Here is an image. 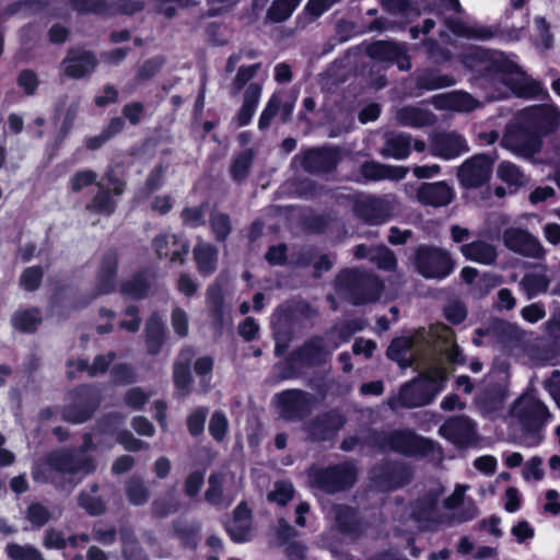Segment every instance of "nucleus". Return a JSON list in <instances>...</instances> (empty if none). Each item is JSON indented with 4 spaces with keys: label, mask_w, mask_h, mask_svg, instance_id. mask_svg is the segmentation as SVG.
Returning <instances> with one entry per match:
<instances>
[{
    "label": "nucleus",
    "mask_w": 560,
    "mask_h": 560,
    "mask_svg": "<svg viewBox=\"0 0 560 560\" xmlns=\"http://www.w3.org/2000/svg\"><path fill=\"white\" fill-rule=\"evenodd\" d=\"M550 280L544 273H527L523 277L521 285L528 299H533L540 293L547 292Z\"/></svg>",
    "instance_id": "53"
},
{
    "label": "nucleus",
    "mask_w": 560,
    "mask_h": 560,
    "mask_svg": "<svg viewBox=\"0 0 560 560\" xmlns=\"http://www.w3.org/2000/svg\"><path fill=\"white\" fill-rule=\"evenodd\" d=\"M125 417L117 411H109L101 416L95 423L96 432L101 435L115 436L122 431Z\"/></svg>",
    "instance_id": "47"
},
{
    "label": "nucleus",
    "mask_w": 560,
    "mask_h": 560,
    "mask_svg": "<svg viewBox=\"0 0 560 560\" xmlns=\"http://www.w3.org/2000/svg\"><path fill=\"white\" fill-rule=\"evenodd\" d=\"M5 551L12 560H45L42 552L32 545L11 542L7 545Z\"/></svg>",
    "instance_id": "58"
},
{
    "label": "nucleus",
    "mask_w": 560,
    "mask_h": 560,
    "mask_svg": "<svg viewBox=\"0 0 560 560\" xmlns=\"http://www.w3.org/2000/svg\"><path fill=\"white\" fill-rule=\"evenodd\" d=\"M98 60L94 51L83 47H71L62 59L60 69L65 77L73 80L90 77L97 68Z\"/></svg>",
    "instance_id": "20"
},
{
    "label": "nucleus",
    "mask_w": 560,
    "mask_h": 560,
    "mask_svg": "<svg viewBox=\"0 0 560 560\" xmlns=\"http://www.w3.org/2000/svg\"><path fill=\"white\" fill-rule=\"evenodd\" d=\"M353 213L366 224L378 225L389 218V208L382 198L368 197L354 201Z\"/></svg>",
    "instance_id": "31"
},
{
    "label": "nucleus",
    "mask_w": 560,
    "mask_h": 560,
    "mask_svg": "<svg viewBox=\"0 0 560 560\" xmlns=\"http://www.w3.org/2000/svg\"><path fill=\"white\" fill-rule=\"evenodd\" d=\"M208 430L215 442L221 443L224 441L229 431V421L224 412L215 410L211 415Z\"/></svg>",
    "instance_id": "60"
},
{
    "label": "nucleus",
    "mask_w": 560,
    "mask_h": 560,
    "mask_svg": "<svg viewBox=\"0 0 560 560\" xmlns=\"http://www.w3.org/2000/svg\"><path fill=\"white\" fill-rule=\"evenodd\" d=\"M340 159L339 148L332 145L316 147L302 152L301 165L310 174L330 173L337 168Z\"/></svg>",
    "instance_id": "21"
},
{
    "label": "nucleus",
    "mask_w": 560,
    "mask_h": 560,
    "mask_svg": "<svg viewBox=\"0 0 560 560\" xmlns=\"http://www.w3.org/2000/svg\"><path fill=\"white\" fill-rule=\"evenodd\" d=\"M503 243L510 250L524 257L540 259L545 249L539 240L521 228H509L503 233Z\"/></svg>",
    "instance_id": "23"
},
{
    "label": "nucleus",
    "mask_w": 560,
    "mask_h": 560,
    "mask_svg": "<svg viewBox=\"0 0 560 560\" xmlns=\"http://www.w3.org/2000/svg\"><path fill=\"white\" fill-rule=\"evenodd\" d=\"M143 338L147 353L156 357L168 339V329L159 311H153L145 320Z\"/></svg>",
    "instance_id": "25"
},
{
    "label": "nucleus",
    "mask_w": 560,
    "mask_h": 560,
    "mask_svg": "<svg viewBox=\"0 0 560 560\" xmlns=\"http://www.w3.org/2000/svg\"><path fill=\"white\" fill-rule=\"evenodd\" d=\"M119 258L116 249H108L101 259V264L96 273L95 292L90 296H85L74 305V308L81 310L86 307L96 296L107 295L116 289V278L118 273Z\"/></svg>",
    "instance_id": "16"
},
{
    "label": "nucleus",
    "mask_w": 560,
    "mask_h": 560,
    "mask_svg": "<svg viewBox=\"0 0 560 560\" xmlns=\"http://www.w3.org/2000/svg\"><path fill=\"white\" fill-rule=\"evenodd\" d=\"M412 472L401 463L384 462L375 465L370 471V480L383 492H390L408 485Z\"/></svg>",
    "instance_id": "15"
},
{
    "label": "nucleus",
    "mask_w": 560,
    "mask_h": 560,
    "mask_svg": "<svg viewBox=\"0 0 560 560\" xmlns=\"http://www.w3.org/2000/svg\"><path fill=\"white\" fill-rule=\"evenodd\" d=\"M151 245L159 259H168L171 264L178 265L186 262L190 250L189 240L183 232H160L152 238Z\"/></svg>",
    "instance_id": "17"
},
{
    "label": "nucleus",
    "mask_w": 560,
    "mask_h": 560,
    "mask_svg": "<svg viewBox=\"0 0 560 560\" xmlns=\"http://www.w3.org/2000/svg\"><path fill=\"white\" fill-rule=\"evenodd\" d=\"M407 174V167L386 165L376 161H365L360 165V175L365 182L401 180Z\"/></svg>",
    "instance_id": "34"
},
{
    "label": "nucleus",
    "mask_w": 560,
    "mask_h": 560,
    "mask_svg": "<svg viewBox=\"0 0 560 560\" xmlns=\"http://www.w3.org/2000/svg\"><path fill=\"white\" fill-rule=\"evenodd\" d=\"M459 60L463 67L474 74L475 80L487 83L500 82L520 98L549 97L540 81L525 77L517 62L501 50L471 46L460 54Z\"/></svg>",
    "instance_id": "1"
},
{
    "label": "nucleus",
    "mask_w": 560,
    "mask_h": 560,
    "mask_svg": "<svg viewBox=\"0 0 560 560\" xmlns=\"http://www.w3.org/2000/svg\"><path fill=\"white\" fill-rule=\"evenodd\" d=\"M208 483L209 487L205 492V500L213 506L221 505L223 502V475L212 472L208 478Z\"/></svg>",
    "instance_id": "57"
},
{
    "label": "nucleus",
    "mask_w": 560,
    "mask_h": 560,
    "mask_svg": "<svg viewBox=\"0 0 560 560\" xmlns=\"http://www.w3.org/2000/svg\"><path fill=\"white\" fill-rule=\"evenodd\" d=\"M416 88L419 91H435L456 84L453 75L441 74L436 68H424L416 72Z\"/></svg>",
    "instance_id": "35"
},
{
    "label": "nucleus",
    "mask_w": 560,
    "mask_h": 560,
    "mask_svg": "<svg viewBox=\"0 0 560 560\" xmlns=\"http://www.w3.org/2000/svg\"><path fill=\"white\" fill-rule=\"evenodd\" d=\"M446 26L456 36L469 39L490 40L498 38L505 43L520 39L516 28L512 27L506 30L499 23L488 26H472L460 19H447Z\"/></svg>",
    "instance_id": "12"
},
{
    "label": "nucleus",
    "mask_w": 560,
    "mask_h": 560,
    "mask_svg": "<svg viewBox=\"0 0 560 560\" xmlns=\"http://www.w3.org/2000/svg\"><path fill=\"white\" fill-rule=\"evenodd\" d=\"M412 265L415 271L428 280H444L456 267L448 250L430 244H420L416 247Z\"/></svg>",
    "instance_id": "7"
},
{
    "label": "nucleus",
    "mask_w": 560,
    "mask_h": 560,
    "mask_svg": "<svg viewBox=\"0 0 560 560\" xmlns=\"http://www.w3.org/2000/svg\"><path fill=\"white\" fill-rule=\"evenodd\" d=\"M45 271L42 266L26 267L20 276V287L27 292H35L42 285Z\"/></svg>",
    "instance_id": "56"
},
{
    "label": "nucleus",
    "mask_w": 560,
    "mask_h": 560,
    "mask_svg": "<svg viewBox=\"0 0 560 560\" xmlns=\"http://www.w3.org/2000/svg\"><path fill=\"white\" fill-rule=\"evenodd\" d=\"M46 465L54 471L68 475L93 474L97 465L92 456H81L73 448H60L49 452L45 457Z\"/></svg>",
    "instance_id": "13"
},
{
    "label": "nucleus",
    "mask_w": 560,
    "mask_h": 560,
    "mask_svg": "<svg viewBox=\"0 0 560 560\" xmlns=\"http://www.w3.org/2000/svg\"><path fill=\"white\" fill-rule=\"evenodd\" d=\"M347 420L338 409H329L312 418L305 424V432L313 442H328L335 439Z\"/></svg>",
    "instance_id": "19"
},
{
    "label": "nucleus",
    "mask_w": 560,
    "mask_h": 560,
    "mask_svg": "<svg viewBox=\"0 0 560 560\" xmlns=\"http://www.w3.org/2000/svg\"><path fill=\"white\" fill-rule=\"evenodd\" d=\"M431 153L444 160H452L468 151L465 138L457 132L435 133L430 143Z\"/></svg>",
    "instance_id": "27"
},
{
    "label": "nucleus",
    "mask_w": 560,
    "mask_h": 560,
    "mask_svg": "<svg viewBox=\"0 0 560 560\" xmlns=\"http://www.w3.org/2000/svg\"><path fill=\"white\" fill-rule=\"evenodd\" d=\"M445 375L438 371L423 374L402 384L398 393L399 405L404 408H416L431 404L444 388Z\"/></svg>",
    "instance_id": "8"
},
{
    "label": "nucleus",
    "mask_w": 560,
    "mask_h": 560,
    "mask_svg": "<svg viewBox=\"0 0 560 560\" xmlns=\"http://www.w3.org/2000/svg\"><path fill=\"white\" fill-rule=\"evenodd\" d=\"M411 137L405 133H397L386 138L381 154L384 158H393L395 160L407 159L412 150Z\"/></svg>",
    "instance_id": "44"
},
{
    "label": "nucleus",
    "mask_w": 560,
    "mask_h": 560,
    "mask_svg": "<svg viewBox=\"0 0 560 560\" xmlns=\"http://www.w3.org/2000/svg\"><path fill=\"white\" fill-rule=\"evenodd\" d=\"M460 253L467 260L481 265H491L497 259V249L485 241H474L460 246Z\"/></svg>",
    "instance_id": "38"
},
{
    "label": "nucleus",
    "mask_w": 560,
    "mask_h": 560,
    "mask_svg": "<svg viewBox=\"0 0 560 560\" xmlns=\"http://www.w3.org/2000/svg\"><path fill=\"white\" fill-rule=\"evenodd\" d=\"M335 523L340 534L353 539L360 538L366 529L359 510L347 504L335 506Z\"/></svg>",
    "instance_id": "28"
},
{
    "label": "nucleus",
    "mask_w": 560,
    "mask_h": 560,
    "mask_svg": "<svg viewBox=\"0 0 560 560\" xmlns=\"http://www.w3.org/2000/svg\"><path fill=\"white\" fill-rule=\"evenodd\" d=\"M454 198V190L445 180L421 183L417 189V200L423 206L446 207Z\"/></svg>",
    "instance_id": "30"
},
{
    "label": "nucleus",
    "mask_w": 560,
    "mask_h": 560,
    "mask_svg": "<svg viewBox=\"0 0 560 560\" xmlns=\"http://www.w3.org/2000/svg\"><path fill=\"white\" fill-rule=\"evenodd\" d=\"M476 334L480 337L492 336L499 343L510 346L523 340L524 331L514 323L502 318H493L488 327L477 328Z\"/></svg>",
    "instance_id": "32"
},
{
    "label": "nucleus",
    "mask_w": 560,
    "mask_h": 560,
    "mask_svg": "<svg viewBox=\"0 0 560 560\" xmlns=\"http://www.w3.org/2000/svg\"><path fill=\"white\" fill-rule=\"evenodd\" d=\"M126 495L130 504L140 506L150 498V491L139 478H131L126 485Z\"/></svg>",
    "instance_id": "54"
},
{
    "label": "nucleus",
    "mask_w": 560,
    "mask_h": 560,
    "mask_svg": "<svg viewBox=\"0 0 560 560\" xmlns=\"http://www.w3.org/2000/svg\"><path fill=\"white\" fill-rule=\"evenodd\" d=\"M208 203L205 201L197 207H185L180 211L183 225L197 229L206 224V210Z\"/></svg>",
    "instance_id": "55"
},
{
    "label": "nucleus",
    "mask_w": 560,
    "mask_h": 560,
    "mask_svg": "<svg viewBox=\"0 0 560 560\" xmlns=\"http://www.w3.org/2000/svg\"><path fill=\"white\" fill-rule=\"evenodd\" d=\"M308 478L313 487L334 494L353 487L358 479V469L352 463L343 462L327 467H313L308 471Z\"/></svg>",
    "instance_id": "9"
},
{
    "label": "nucleus",
    "mask_w": 560,
    "mask_h": 560,
    "mask_svg": "<svg viewBox=\"0 0 560 560\" xmlns=\"http://www.w3.org/2000/svg\"><path fill=\"white\" fill-rule=\"evenodd\" d=\"M336 287L357 306L378 301L384 291V283L377 276L350 268L338 272Z\"/></svg>",
    "instance_id": "4"
},
{
    "label": "nucleus",
    "mask_w": 560,
    "mask_h": 560,
    "mask_svg": "<svg viewBox=\"0 0 560 560\" xmlns=\"http://www.w3.org/2000/svg\"><path fill=\"white\" fill-rule=\"evenodd\" d=\"M365 54L372 60L396 65L400 71H409L412 67L411 57L404 43L378 39L370 43Z\"/></svg>",
    "instance_id": "18"
},
{
    "label": "nucleus",
    "mask_w": 560,
    "mask_h": 560,
    "mask_svg": "<svg viewBox=\"0 0 560 560\" xmlns=\"http://www.w3.org/2000/svg\"><path fill=\"white\" fill-rule=\"evenodd\" d=\"M51 518L50 511L40 502H32L26 509V520L35 528L46 525Z\"/></svg>",
    "instance_id": "62"
},
{
    "label": "nucleus",
    "mask_w": 560,
    "mask_h": 560,
    "mask_svg": "<svg viewBox=\"0 0 560 560\" xmlns=\"http://www.w3.org/2000/svg\"><path fill=\"white\" fill-rule=\"evenodd\" d=\"M497 154L480 153L467 159L458 168L457 177L465 188H480L492 174Z\"/></svg>",
    "instance_id": "14"
},
{
    "label": "nucleus",
    "mask_w": 560,
    "mask_h": 560,
    "mask_svg": "<svg viewBox=\"0 0 560 560\" xmlns=\"http://www.w3.org/2000/svg\"><path fill=\"white\" fill-rule=\"evenodd\" d=\"M439 493L429 492L418 499L413 510V516L417 520H424L438 509Z\"/></svg>",
    "instance_id": "61"
},
{
    "label": "nucleus",
    "mask_w": 560,
    "mask_h": 560,
    "mask_svg": "<svg viewBox=\"0 0 560 560\" xmlns=\"http://www.w3.org/2000/svg\"><path fill=\"white\" fill-rule=\"evenodd\" d=\"M294 487L292 482L279 480L275 483V489L268 493L269 502H276L280 506H285L294 497Z\"/></svg>",
    "instance_id": "59"
},
{
    "label": "nucleus",
    "mask_w": 560,
    "mask_h": 560,
    "mask_svg": "<svg viewBox=\"0 0 560 560\" xmlns=\"http://www.w3.org/2000/svg\"><path fill=\"white\" fill-rule=\"evenodd\" d=\"M439 433L459 448L472 445L477 439L475 422L464 415L446 419Z\"/></svg>",
    "instance_id": "22"
},
{
    "label": "nucleus",
    "mask_w": 560,
    "mask_h": 560,
    "mask_svg": "<svg viewBox=\"0 0 560 560\" xmlns=\"http://www.w3.org/2000/svg\"><path fill=\"white\" fill-rule=\"evenodd\" d=\"M42 324L43 316L37 306L18 310L11 316V326L21 334H35Z\"/></svg>",
    "instance_id": "36"
},
{
    "label": "nucleus",
    "mask_w": 560,
    "mask_h": 560,
    "mask_svg": "<svg viewBox=\"0 0 560 560\" xmlns=\"http://www.w3.org/2000/svg\"><path fill=\"white\" fill-rule=\"evenodd\" d=\"M210 229L218 243H224L232 232L231 218L225 212H214L210 215Z\"/></svg>",
    "instance_id": "52"
},
{
    "label": "nucleus",
    "mask_w": 560,
    "mask_h": 560,
    "mask_svg": "<svg viewBox=\"0 0 560 560\" xmlns=\"http://www.w3.org/2000/svg\"><path fill=\"white\" fill-rule=\"evenodd\" d=\"M327 351L324 338L315 335L292 350L275 369L281 380H292L301 375L303 368L320 366L326 362Z\"/></svg>",
    "instance_id": "5"
},
{
    "label": "nucleus",
    "mask_w": 560,
    "mask_h": 560,
    "mask_svg": "<svg viewBox=\"0 0 560 560\" xmlns=\"http://www.w3.org/2000/svg\"><path fill=\"white\" fill-rule=\"evenodd\" d=\"M513 411L518 420L520 444L537 447L545 440V428L551 419L548 407L535 395H523L516 399Z\"/></svg>",
    "instance_id": "3"
},
{
    "label": "nucleus",
    "mask_w": 560,
    "mask_h": 560,
    "mask_svg": "<svg viewBox=\"0 0 560 560\" xmlns=\"http://www.w3.org/2000/svg\"><path fill=\"white\" fill-rule=\"evenodd\" d=\"M365 446L382 453L395 452L405 456L425 457L434 451V442L411 429L383 431L371 429L363 440Z\"/></svg>",
    "instance_id": "2"
},
{
    "label": "nucleus",
    "mask_w": 560,
    "mask_h": 560,
    "mask_svg": "<svg viewBox=\"0 0 560 560\" xmlns=\"http://www.w3.org/2000/svg\"><path fill=\"white\" fill-rule=\"evenodd\" d=\"M523 115L541 140L556 132L560 126V113L553 106L535 105L526 108Z\"/></svg>",
    "instance_id": "24"
},
{
    "label": "nucleus",
    "mask_w": 560,
    "mask_h": 560,
    "mask_svg": "<svg viewBox=\"0 0 560 560\" xmlns=\"http://www.w3.org/2000/svg\"><path fill=\"white\" fill-rule=\"evenodd\" d=\"M192 252L198 272L203 277L211 276L218 267L217 247L209 243H198Z\"/></svg>",
    "instance_id": "40"
},
{
    "label": "nucleus",
    "mask_w": 560,
    "mask_h": 560,
    "mask_svg": "<svg viewBox=\"0 0 560 560\" xmlns=\"http://www.w3.org/2000/svg\"><path fill=\"white\" fill-rule=\"evenodd\" d=\"M397 119L402 126L423 127L429 124V114L419 107L405 106L398 110Z\"/></svg>",
    "instance_id": "51"
},
{
    "label": "nucleus",
    "mask_w": 560,
    "mask_h": 560,
    "mask_svg": "<svg viewBox=\"0 0 560 560\" xmlns=\"http://www.w3.org/2000/svg\"><path fill=\"white\" fill-rule=\"evenodd\" d=\"M69 404L61 408L65 422L82 424L91 420L102 402V392L95 384H79L67 394Z\"/></svg>",
    "instance_id": "6"
},
{
    "label": "nucleus",
    "mask_w": 560,
    "mask_h": 560,
    "mask_svg": "<svg viewBox=\"0 0 560 560\" xmlns=\"http://www.w3.org/2000/svg\"><path fill=\"white\" fill-rule=\"evenodd\" d=\"M260 95L261 86L258 83H250L246 88L243 104L235 117L237 126L245 127L250 124L258 107Z\"/></svg>",
    "instance_id": "39"
},
{
    "label": "nucleus",
    "mask_w": 560,
    "mask_h": 560,
    "mask_svg": "<svg viewBox=\"0 0 560 560\" xmlns=\"http://www.w3.org/2000/svg\"><path fill=\"white\" fill-rule=\"evenodd\" d=\"M208 412L207 407H197L188 415L186 425L191 436L197 438L203 433Z\"/></svg>",
    "instance_id": "63"
},
{
    "label": "nucleus",
    "mask_w": 560,
    "mask_h": 560,
    "mask_svg": "<svg viewBox=\"0 0 560 560\" xmlns=\"http://www.w3.org/2000/svg\"><path fill=\"white\" fill-rule=\"evenodd\" d=\"M152 289L151 275L149 269L136 271L130 279L119 284V293L127 300L142 301L147 299Z\"/></svg>",
    "instance_id": "33"
},
{
    "label": "nucleus",
    "mask_w": 560,
    "mask_h": 560,
    "mask_svg": "<svg viewBox=\"0 0 560 560\" xmlns=\"http://www.w3.org/2000/svg\"><path fill=\"white\" fill-rule=\"evenodd\" d=\"M501 143L504 148L523 158H532L540 152L542 148L539 133L533 129L525 118L523 121L505 127Z\"/></svg>",
    "instance_id": "11"
},
{
    "label": "nucleus",
    "mask_w": 560,
    "mask_h": 560,
    "mask_svg": "<svg viewBox=\"0 0 560 560\" xmlns=\"http://www.w3.org/2000/svg\"><path fill=\"white\" fill-rule=\"evenodd\" d=\"M16 84L25 96H33L39 86V79L34 70L23 69L16 77Z\"/></svg>",
    "instance_id": "64"
},
{
    "label": "nucleus",
    "mask_w": 560,
    "mask_h": 560,
    "mask_svg": "<svg viewBox=\"0 0 560 560\" xmlns=\"http://www.w3.org/2000/svg\"><path fill=\"white\" fill-rule=\"evenodd\" d=\"M277 320L272 323L271 330L273 339H293L292 323L294 322V310L290 305H280L275 311Z\"/></svg>",
    "instance_id": "41"
},
{
    "label": "nucleus",
    "mask_w": 560,
    "mask_h": 560,
    "mask_svg": "<svg viewBox=\"0 0 560 560\" xmlns=\"http://www.w3.org/2000/svg\"><path fill=\"white\" fill-rule=\"evenodd\" d=\"M314 402V396L300 388L283 389L273 396L279 417L285 422L304 421L312 413Z\"/></svg>",
    "instance_id": "10"
},
{
    "label": "nucleus",
    "mask_w": 560,
    "mask_h": 560,
    "mask_svg": "<svg viewBox=\"0 0 560 560\" xmlns=\"http://www.w3.org/2000/svg\"><path fill=\"white\" fill-rule=\"evenodd\" d=\"M206 305L212 324L215 327H221L224 322V294L219 284H211L207 288Z\"/></svg>",
    "instance_id": "42"
},
{
    "label": "nucleus",
    "mask_w": 560,
    "mask_h": 560,
    "mask_svg": "<svg viewBox=\"0 0 560 560\" xmlns=\"http://www.w3.org/2000/svg\"><path fill=\"white\" fill-rule=\"evenodd\" d=\"M300 0H273L267 10L266 19L271 23H282L291 18Z\"/></svg>",
    "instance_id": "49"
},
{
    "label": "nucleus",
    "mask_w": 560,
    "mask_h": 560,
    "mask_svg": "<svg viewBox=\"0 0 560 560\" xmlns=\"http://www.w3.org/2000/svg\"><path fill=\"white\" fill-rule=\"evenodd\" d=\"M497 176L501 182L509 186L511 192L518 191L529 182L521 168L510 161H503L499 164L497 168Z\"/></svg>",
    "instance_id": "43"
},
{
    "label": "nucleus",
    "mask_w": 560,
    "mask_h": 560,
    "mask_svg": "<svg viewBox=\"0 0 560 560\" xmlns=\"http://www.w3.org/2000/svg\"><path fill=\"white\" fill-rule=\"evenodd\" d=\"M370 261L375 264L378 269L385 271H395L397 268V258L394 252L385 245H380L370 249Z\"/></svg>",
    "instance_id": "50"
},
{
    "label": "nucleus",
    "mask_w": 560,
    "mask_h": 560,
    "mask_svg": "<svg viewBox=\"0 0 560 560\" xmlns=\"http://www.w3.org/2000/svg\"><path fill=\"white\" fill-rule=\"evenodd\" d=\"M423 334L424 328H419L409 336L393 338L386 349V357L402 370L411 368L416 359L408 353L416 347L418 339L423 337Z\"/></svg>",
    "instance_id": "26"
},
{
    "label": "nucleus",
    "mask_w": 560,
    "mask_h": 560,
    "mask_svg": "<svg viewBox=\"0 0 560 560\" xmlns=\"http://www.w3.org/2000/svg\"><path fill=\"white\" fill-rule=\"evenodd\" d=\"M254 158L255 154L252 149H245L236 154L230 167V174L233 180L240 183L247 178Z\"/></svg>",
    "instance_id": "48"
},
{
    "label": "nucleus",
    "mask_w": 560,
    "mask_h": 560,
    "mask_svg": "<svg viewBox=\"0 0 560 560\" xmlns=\"http://www.w3.org/2000/svg\"><path fill=\"white\" fill-rule=\"evenodd\" d=\"M100 490L98 483L94 482L90 486V493L81 491L78 495V505L83 509L90 516H100L106 512V503L101 497H94Z\"/></svg>",
    "instance_id": "45"
},
{
    "label": "nucleus",
    "mask_w": 560,
    "mask_h": 560,
    "mask_svg": "<svg viewBox=\"0 0 560 560\" xmlns=\"http://www.w3.org/2000/svg\"><path fill=\"white\" fill-rule=\"evenodd\" d=\"M195 357V349L191 346H185L179 350L177 359L173 364V384L176 390L183 396L191 392L194 377L191 374V364Z\"/></svg>",
    "instance_id": "29"
},
{
    "label": "nucleus",
    "mask_w": 560,
    "mask_h": 560,
    "mask_svg": "<svg viewBox=\"0 0 560 560\" xmlns=\"http://www.w3.org/2000/svg\"><path fill=\"white\" fill-rule=\"evenodd\" d=\"M172 528L182 547L192 549L197 547V537L200 532L198 523L187 524L180 520H175L172 523Z\"/></svg>",
    "instance_id": "46"
},
{
    "label": "nucleus",
    "mask_w": 560,
    "mask_h": 560,
    "mask_svg": "<svg viewBox=\"0 0 560 560\" xmlns=\"http://www.w3.org/2000/svg\"><path fill=\"white\" fill-rule=\"evenodd\" d=\"M96 187L97 191L85 206V209L90 212L112 217L117 209V200L114 198L116 195L110 190V187L105 186L102 182H98Z\"/></svg>",
    "instance_id": "37"
}]
</instances>
